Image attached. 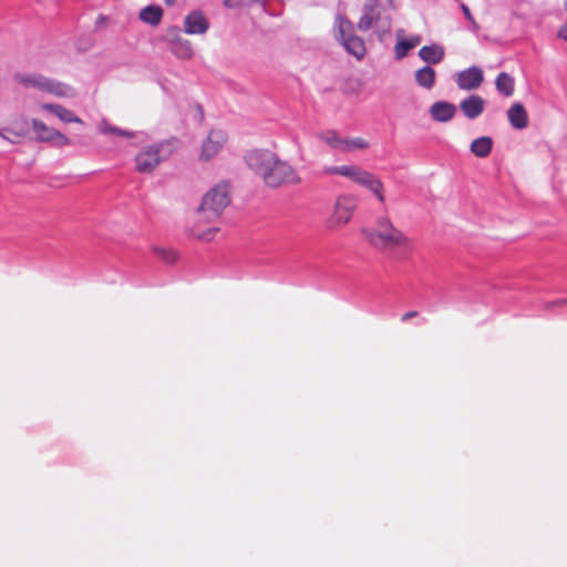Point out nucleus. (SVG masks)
<instances>
[{
  "label": "nucleus",
  "mask_w": 567,
  "mask_h": 567,
  "mask_svg": "<svg viewBox=\"0 0 567 567\" xmlns=\"http://www.w3.org/2000/svg\"><path fill=\"white\" fill-rule=\"evenodd\" d=\"M247 166L258 175L265 186L279 188L282 186L298 185L301 177L295 166L266 148H255L245 155Z\"/></svg>",
  "instance_id": "obj_1"
},
{
  "label": "nucleus",
  "mask_w": 567,
  "mask_h": 567,
  "mask_svg": "<svg viewBox=\"0 0 567 567\" xmlns=\"http://www.w3.org/2000/svg\"><path fill=\"white\" fill-rule=\"evenodd\" d=\"M361 234L371 247L389 258L398 259L412 248V239L386 215L377 217L373 226L362 228Z\"/></svg>",
  "instance_id": "obj_2"
},
{
  "label": "nucleus",
  "mask_w": 567,
  "mask_h": 567,
  "mask_svg": "<svg viewBox=\"0 0 567 567\" xmlns=\"http://www.w3.org/2000/svg\"><path fill=\"white\" fill-rule=\"evenodd\" d=\"M229 202L228 184H217L204 195L202 204L197 209L198 221L202 219L207 221L216 219L228 206Z\"/></svg>",
  "instance_id": "obj_3"
},
{
  "label": "nucleus",
  "mask_w": 567,
  "mask_h": 567,
  "mask_svg": "<svg viewBox=\"0 0 567 567\" xmlns=\"http://www.w3.org/2000/svg\"><path fill=\"white\" fill-rule=\"evenodd\" d=\"M174 152L173 143L163 141L142 148L135 156V168L138 173H152L163 161Z\"/></svg>",
  "instance_id": "obj_4"
},
{
  "label": "nucleus",
  "mask_w": 567,
  "mask_h": 567,
  "mask_svg": "<svg viewBox=\"0 0 567 567\" xmlns=\"http://www.w3.org/2000/svg\"><path fill=\"white\" fill-rule=\"evenodd\" d=\"M333 28L334 35L344 50L355 59L361 60L365 55V45L363 40L354 34L352 22L343 14L338 13Z\"/></svg>",
  "instance_id": "obj_5"
},
{
  "label": "nucleus",
  "mask_w": 567,
  "mask_h": 567,
  "mask_svg": "<svg viewBox=\"0 0 567 567\" xmlns=\"http://www.w3.org/2000/svg\"><path fill=\"white\" fill-rule=\"evenodd\" d=\"M358 207V198L351 194L339 195L327 219L330 229H339L348 225Z\"/></svg>",
  "instance_id": "obj_6"
},
{
  "label": "nucleus",
  "mask_w": 567,
  "mask_h": 567,
  "mask_svg": "<svg viewBox=\"0 0 567 567\" xmlns=\"http://www.w3.org/2000/svg\"><path fill=\"white\" fill-rule=\"evenodd\" d=\"M17 80L27 89L56 96L64 95L68 89L66 85L37 73L18 75Z\"/></svg>",
  "instance_id": "obj_7"
},
{
  "label": "nucleus",
  "mask_w": 567,
  "mask_h": 567,
  "mask_svg": "<svg viewBox=\"0 0 567 567\" xmlns=\"http://www.w3.org/2000/svg\"><path fill=\"white\" fill-rule=\"evenodd\" d=\"M227 140L228 136L225 131L217 128L210 130L200 145L198 159L200 162H209L216 157L224 148Z\"/></svg>",
  "instance_id": "obj_8"
},
{
  "label": "nucleus",
  "mask_w": 567,
  "mask_h": 567,
  "mask_svg": "<svg viewBox=\"0 0 567 567\" xmlns=\"http://www.w3.org/2000/svg\"><path fill=\"white\" fill-rule=\"evenodd\" d=\"M381 11L382 4L380 0H364L358 29L361 31L370 30L374 24L381 21Z\"/></svg>",
  "instance_id": "obj_9"
},
{
  "label": "nucleus",
  "mask_w": 567,
  "mask_h": 567,
  "mask_svg": "<svg viewBox=\"0 0 567 567\" xmlns=\"http://www.w3.org/2000/svg\"><path fill=\"white\" fill-rule=\"evenodd\" d=\"M484 81L483 71L478 66H471L457 73L456 84L461 90L472 91L481 86Z\"/></svg>",
  "instance_id": "obj_10"
},
{
  "label": "nucleus",
  "mask_w": 567,
  "mask_h": 567,
  "mask_svg": "<svg viewBox=\"0 0 567 567\" xmlns=\"http://www.w3.org/2000/svg\"><path fill=\"white\" fill-rule=\"evenodd\" d=\"M369 172L357 165L328 166L323 169L324 175H340L353 183L362 185Z\"/></svg>",
  "instance_id": "obj_11"
},
{
  "label": "nucleus",
  "mask_w": 567,
  "mask_h": 567,
  "mask_svg": "<svg viewBox=\"0 0 567 567\" xmlns=\"http://www.w3.org/2000/svg\"><path fill=\"white\" fill-rule=\"evenodd\" d=\"M32 127L37 140L42 142H52L55 145H66L68 138L56 130L45 125L39 120H32Z\"/></svg>",
  "instance_id": "obj_12"
},
{
  "label": "nucleus",
  "mask_w": 567,
  "mask_h": 567,
  "mask_svg": "<svg viewBox=\"0 0 567 567\" xmlns=\"http://www.w3.org/2000/svg\"><path fill=\"white\" fill-rule=\"evenodd\" d=\"M167 38L171 43V52L176 58L182 60H189L193 56L194 50L192 48V43L188 40L182 38L177 30L168 33Z\"/></svg>",
  "instance_id": "obj_13"
},
{
  "label": "nucleus",
  "mask_w": 567,
  "mask_h": 567,
  "mask_svg": "<svg viewBox=\"0 0 567 567\" xmlns=\"http://www.w3.org/2000/svg\"><path fill=\"white\" fill-rule=\"evenodd\" d=\"M395 37H396V44L394 47V56L396 60H402L403 58H405L408 55V53L412 49L417 47L422 41L421 35H412L410 38H405L404 30H402V29H399L395 32Z\"/></svg>",
  "instance_id": "obj_14"
},
{
  "label": "nucleus",
  "mask_w": 567,
  "mask_h": 567,
  "mask_svg": "<svg viewBox=\"0 0 567 567\" xmlns=\"http://www.w3.org/2000/svg\"><path fill=\"white\" fill-rule=\"evenodd\" d=\"M209 28V22L200 11H192L185 17L184 30L187 34H204Z\"/></svg>",
  "instance_id": "obj_15"
},
{
  "label": "nucleus",
  "mask_w": 567,
  "mask_h": 567,
  "mask_svg": "<svg viewBox=\"0 0 567 567\" xmlns=\"http://www.w3.org/2000/svg\"><path fill=\"white\" fill-rule=\"evenodd\" d=\"M456 106L446 101H437L430 106L429 113L435 122H450L456 114Z\"/></svg>",
  "instance_id": "obj_16"
},
{
  "label": "nucleus",
  "mask_w": 567,
  "mask_h": 567,
  "mask_svg": "<svg viewBox=\"0 0 567 567\" xmlns=\"http://www.w3.org/2000/svg\"><path fill=\"white\" fill-rule=\"evenodd\" d=\"M485 100L480 95H470L461 101L460 109L468 120L477 118L484 111Z\"/></svg>",
  "instance_id": "obj_17"
},
{
  "label": "nucleus",
  "mask_w": 567,
  "mask_h": 567,
  "mask_svg": "<svg viewBox=\"0 0 567 567\" xmlns=\"http://www.w3.org/2000/svg\"><path fill=\"white\" fill-rule=\"evenodd\" d=\"M507 117L515 130H524L528 125V115L522 103L513 104L507 111Z\"/></svg>",
  "instance_id": "obj_18"
},
{
  "label": "nucleus",
  "mask_w": 567,
  "mask_h": 567,
  "mask_svg": "<svg viewBox=\"0 0 567 567\" xmlns=\"http://www.w3.org/2000/svg\"><path fill=\"white\" fill-rule=\"evenodd\" d=\"M444 49L439 44L424 45L419 51V56L422 61L429 64H439L444 59Z\"/></svg>",
  "instance_id": "obj_19"
},
{
  "label": "nucleus",
  "mask_w": 567,
  "mask_h": 567,
  "mask_svg": "<svg viewBox=\"0 0 567 567\" xmlns=\"http://www.w3.org/2000/svg\"><path fill=\"white\" fill-rule=\"evenodd\" d=\"M415 82L419 86L431 90L435 85L436 72L431 66L426 65L419 69L415 74Z\"/></svg>",
  "instance_id": "obj_20"
},
{
  "label": "nucleus",
  "mask_w": 567,
  "mask_h": 567,
  "mask_svg": "<svg viewBox=\"0 0 567 567\" xmlns=\"http://www.w3.org/2000/svg\"><path fill=\"white\" fill-rule=\"evenodd\" d=\"M28 133L27 123H19L14 127H3L0 128V137L3 140L16 144L20 138L24 137Z\"/></svg>",
  "instance_id": "obj_21"
},
{
  "label": "nucleus",
  "mask_w": 567,
  "mask_h": 567,
  "mask_svg": "<svg viewBox=\"0 0 567 567\" xmlns=\"http://www.w3.org/2000/svg\"><path fill=\"white\" fill-rule=\"evenodd\" d=\"M362 187H365L367 189H369L377 198L380 203H384L385 202V197H384V194H383V184L382 182L375 176L373 175L372 173H368L362 185Z\"/></svg>",
  "instance_id": "obj_22"
},
{
  "label": "nucleus",
  "mask_w": 567,
  "mask_h": 567,
  "mask_svg": "<svg viewBox=\"0 0 567 567\" xmlns=\"http://www.w3.org/2000/svg\"><path fill=\"white\" fill-rule=\"evenodd\" d=\"M493 140L488 136H482L471 143V152L477 157H486L491 154Z\"/></svg>",
  "instance_id": "obj_23"
},
{
  "label": "nucleus",
  "mask_w": 567,
  "mask_h": 567,
  "mask_svg": "<svg viewBox=\"0 0 567 567\" xmlns=\"http://www.w3.org/2000/svg\"><path fill=\"white\" fill-rule=\"evenodd\" d=\"M163 16V10L158 6H147L140 12V19L151 25H157Z\"/></svg>",
  "instance_id": "obj_24"
},
{
  "label": "nucleus",
  "mask_w": 567,
  "mask_h": 567,
  "mask_svg": "<svg viewBox=\"0 0 567 567\" xmlns=\"http://www.w3.org/2000/svg\"><path fill=\"white\" fill-rule=\"evenodd\" d=\"M495 85L497 91L505 96H512L514 93V79L506 72L497 75Z\"/></svg>",
  "instance_id": "obj_25"
},
{
  "label": "nucleus",
  "mask_w": 567,
  "mask_h": 567,
  "mask_svg": "<svg viewBox=\"0 0 567 567\" xmlns=\"http://www.w3.org/2000/svg\"><path fill=\"white\" fill-rule=\"evenodd\" d=\"M40 109L50 112L64 123L71 122V112L59 104L44 103L40 105Z\"/></svg>",
  "instance_id": "obj_26"
},
{
  "label": "nucleus",
  "mask_w": 567,
  "mask_h": 567,
  "mask_svg": "<svg viewBox=\"0 0 567 567\" xmlns=\"http://www.w3.org/2000/svg\"><path fill=\"white\" fill-rule=\"evenodd\" d=\"M319 137L332 148L342 151L344 138H341L336 131L322 132Z\"/></svg>",
  "instance_id": "obj_27"
},
{
  "label": "nucleus",
  "mask_w": 567,
  "mask_h": 567,
  "mask_svg": "<svg viewBox=\"0 0 567 567\" xmlns=\"http://www.w3.org/2000/svg\"><path fill=\"white\" fill-rule=\"evenodd\" d=\"M99 130L102 134H115L117 136H122L125 138H133L136 136L135 132L122 130V128L113 126L106 122H102L99 126Z\"/></svg>",
  "instance_id": "obj_28"
},
{
  "label": "nucleus",
  "mask_w": 567,
  "mask_h": 567,
  "mask_svg": "<svg viewBox=\"0 0 567 567\" xmlns=\"http://www.w3.org/2000/svg\"><path fill=\"white\" fill-rule=\"evenodd\" d=\"M218 230V228L210 227L206 230H202L198 225H195L194 227L189 228V234L196 239L209 241L213 239L215 233Z\"/></svg>",
  "instance_id": "obj_29"
},
{
  "label": "nucleus",
  "mask_w": 567,
  "mask_h": 567,
  "mask_svg": "<svg viewBox=\"0 0 567 567\" xmlns=\"http://www.w3.org/2000/svg\"><path fill=\"white\" fill-rule=\"evenodd\" d=\"M342 152H351L354 150H365L369 147V143L361 138V137H354V138H344L343 142Z\"/></svg>",
  "instance_id": "obj_30"
},
{
  "label": "nucleus",
  "mask_w": 567,
  "mask_h": 567,
  "mask_svg": "<svg viewBox=\"0 0 567 567\" xmlns=\"http://www.w3.org/2000/svg\"><path fill=\"white\" fill-rule=\"evenodd\" d=\"M153 251L166 264H174L177 260V251L172 248L154 247Z\"/></svg>",
  "instance_id": "obj_31"
},
{
  "label": "nucleus",
  "mask_w": 567,
  "mask_h": 567,
  "mask_svg": "<svg viewBox=\"0 0 567 567\" xmlns=\"http://www.w3.org/2000/svg\"><path fill=\"white\" fill-rule=\"evenodd\" d=\"M461 9L464 13V17L466 18V20L471 23V29L472 31L474 32H477L480 30V25L477 24V22L475 21V19L473 18L468 7L464 3L461 4Z\"/></svg>",
  "instance_id": "obj_32"
},
{
  "label": "nucleus",
  "mask_w": 567,
  "mask_h": 567,
  "mask_svg": "<svg viewBox=\"0 0 567 567\" xmlns=\"http://www.w3.org/2000/svg\"><path fill=\"white\" fill-rule=\"evenodd\" d=\"M565 305H567V298H565V299H558V300H556V301H551V302H547V303L545 305V308H546V309H551V308H554V307H558V306L560 307V306H565Z\"/></svg>",
  "instance_id": "obj_33"
},
{
  "label": "nucleus",
  "mask_w": 567,
  "mask_h": 567,
  "mask_svg": "<svg viewBox=\"0 0 567 567\" xmlns=\"http://www.w3.org/2000/svg\"><path fill=\"white\" fill-rule=\"evenodd\" d=\"M558 37L567 41V23L559 29Z\"/></svg>",
  "instance_id": "obj_34"
},
{
  "label": "nucleus",
  "mask_w": 567,
  "mask_h": 567,
  "mask_svg": "<svg viewBox=\"0 0 567 567\" xmlns=\"http://www.w3.org/2000/svg\"><path fill=\"white\" fill-rule=\"evenodd\" d=\"M417 316V312L416 311H409V312H405L403 316H402V321H408L414 317Z\"/></svg>",
  "instance_id": "obj_35"
},
{
  "label": "nucleus",
  "mask_w": 567,
  "mask_h": 567,
  "mask_svg": "<svg viewBox=\"0 0 567 567\" xmlns=\"http://www.w3.org/2000/svg\"><path fill=\"white\" fill-rule=\"evenodd\" d=\"M224 4H225V7H227V8H234V7L236 6V4H235V2H234V0H225V1H224Z\"/></svg>",
  "instance_id": "obj_36"
},
{
  "label": "nucleus",
  "mask_w": 567,
  "mask_h": 567,
  "mask_svg": "<svg viewBox=\"0 0 567 567\" xmlns=\"http://www.w3.org/2000/svg\"><path fill=\"white\" fill-rule=\"evenodd\" d=\"M72 121H73V123H81V120L79 117H76V116H73Z\"/></svg>",
  "instance_id": "obj_37"
},
{
  "label": "nucleus",
  "mask_w": 567,
  "mask_h": 567,
  "mask_svg": "<svg viewBox=\"0 0 567 567\" xmlns=\"http://www.w3.org/2000/svg\"><path fill=\"white\" fill-rule=\"evenodd\" d=\"M175 0H166V3H173Z\"/></svg>",
  "instance_id": "obj_38"
},
{
  "label": "nucleus",
  "mask_w": 567,
  "mask_h": 567,
  "mask_svg": "<svg viewBox=\"0 0 567 567\" xmlns=\"http://www.w3.org/2000/svg\"><path fill=\"white\" fill-rule=\"evenodd\" d=\"M565 7H566V9H567V0H566V3H565Z\"/></svg>",
  "instance_id": "obj_39"
}]
</instances>
